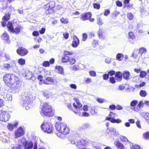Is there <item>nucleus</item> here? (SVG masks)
Masks as SVG:
<instances>
[{
	"label": "nucleus",
	"mask_w": 149,
	"mask_h": 149,
	"mask_svg": "<svg viewBox=\"0 0 149 149\" xmlns=\"http://www.w3.org/2000/svg\"><path fill=\"white\" fill-rule=\"evenodd\" d=\"M33 94L25 93L22 95L21 100V103L24 106H25L26 110H29L31 107V104L34 99V97L33 96Z\"/></svg>",
	"instance_id": "1"
},
{
	"label": "nucleus",
	"mask_w": 149,
	"mask_h": 149,
	"mask_svg": "<svg viewBox=\"0 0 149 149\" xmlns=\"http://www.w3.org/2000/svg\"><path fill=\"white\" fill-rule=\"evenodd\" d=\"M41 111H40L41 115L43 116L51 117L54 115L52 106L48 103L45 102L42 105Z\"/></svg>",
	"instance_id": "2"
},
{
	"label": "nucleus",
	"mask_w": 149,
	"mask_h": 149,
	"mask_svg": "<svg viewBox=\"0 0 149 149\" xmlns=\"http://www.w3.org/2000/svg\"><path fill=\"white\" fill-rule=\"evenodd\" d=\"M56 130L59 133L64 134H67L69 132V130L67 125L63 123H60L56 122Z\"/></svg>",
	"instance_id": "3"
},
{
	"label": "nucleus",
	"mask_w": 149,
	"mask_h": 149,
	"mask_svg": "<svg viewBox=\"0 0 149 149\" xmlns=\"http://www.w3.org/2000/svg\"><path fill=\"white\" fill-rule=\"evenodd\" d=\"M41 127L42 131L47 133H50L53 130V127L52 124L49 122L44 121L42 124Z\"/></svg>",
	"instance_id": "4"
},
{
	"label": "nucleus",
	"mask_w": 149,
	"mask_h": 149,
	"mask_svg": "<svg viewBox=\"0 0 149 149\" xmlns=\"http://www.w3.org/2000/svg\"><path fill=\"white\" fill-rule=\"evenodd\" d=\"M16 76L11 74H7L3 77V80L5 83L8 86L11 83L14 81Z\"/></svg>",
	"instance_id": "5"
},
{
	"label": "nucleus",
	"mask_w": 149,
	"mask_h": 149,
	"mask_svg": "<svg viewBox=\"0 0 149 149\" xmlns=\"http://www.w3.org/2000/svg\"><path fill=\"white\" fill-rule=\"evenodd\" d=\"M20 81L18 77H15L14 81L12 82L8 86L13 90L19 89L20 87Z\"/></svg>",
	"instance_id": "6"
},
{
	"label": "nucleus",
	"mask_w": 149,
	"mask_h": 149,
	"mask_svg": "<svg viewBox=\"0 0 149 149\" xmlns=\"http://www.w3.org/2000/svg\"><path fill=\"white\" fill-rule=\"evenodd\" d=\"M10 118V114L7 112H0V120L6 122Z\"/></svg>",
	"instance_id": "7"
},
{
	"label": "nucleus",
	"mask_w": 149,
	"mask_h": 149,
	"mask_svg": "<svg viewBox=\"0 0 149 149\" xmlns=\"http://www.w3.org/2000/svg\"><path fill=\"white\" fill-rule=\"evenodd\" d=\"M24 131L22 127H20L16 130L14 133L15 138H17L21 136L24 134Z\"/></svg>",
	"instance_id": "8"
},
{
	"label": "nucleus",
	"mask_w": 149,
	"mask_h": 149,
	"mask_svg": "<svg viewBox=\"0 0 149 149\" xmlns=\"http://www.w3.org/2000/svg\"><path fill=\"white\" fill-rule=\"evenodd\" d=\"M1 96L6 100L11 101L12 100V97L11 93L7 91L4 92Z\"/></svg>",
	"instance_id": "9"
},
{
	"label": "nucleus",
	"mask_w": 149,
	"mask_h": 149,
	"mask_svg": "<svg viewBox=\"0 0 149 149\" xmlns=\"http://www.w3.org/2000/svg\"><path fill=\"white\" fill-rule=\"evenodd\" d=\"M79 44V40L77 37L75 36H74L73 38L72 46L74 47H77Z\"/></svg>",
	"instance_id": "10"
},
{
	"label": "nucleus",
	"mask_w": 149,
	"mask_h": 149,
	"mask_svg": "<svg viewBox=\"0 0 149 149\" xmlns=\"http://www.w3.org/2000/svg\"><path fill=\"white\" fill-rule=\"evenodd\" d=\"M80 16L82 20L86 21L90 19L91 17L92 14L91 13L88 12L82 14Z\"/></svg>",
	"instance_id": "11"
},
{
	"label": "nucleus",
	"mask_w": 149,
	"mask_h": 149,
	"mask_svg": "<svg viewBox=\"0 0 149 149\" xmlns=\"http://www.w3.org/2000/svg\"><path fill=\"white\" fill-rule=\"evenodd\" d=\"M17 53L21 56H24L27 54L28 51L24 48L20 47L17 50Z\"/></svg>",
	"instance_id": "12"
},
{
	"label": "nucleus",
	"mask_w": 149,
	"mask_h": 149,
	"mask_svg": "<svg viewBox=\"0 0 149 149\" xmlns=\"http://www.w3.org/2000/svg\"><path fill=\"white\" fill-rule=\"evenodd\" d=\"M1 39L4 40L6 43L9 44L10 43V40L9 39V36L7 33L4 32L1 36Z\"/></svg>",
	"instance_id": "13"
},
{
	"label": "nucleus",
	"mask_w": 149,
	"mask_h": 149,
	"mask_svg": "<svg viewBox=\"0 0 149 149\" xmlns=\"http://www.w3.org/2000/svg\"><path fill=\"white\" fill-rule=\"evenodd\" d=\"M43 83L46 84H53L54 83L53 79L51 77H47L43 81Z\"/></svg>",
	"instance_id": "14"
},
{
	"label": "nucleus",
	"mask_w": 149,
	"mask_h": 149,
	"mask_svg": "<svg viewBox=\"0 0 149 149\" xmlns=\"http://www.w3.org/2000/svg\"><path fill=\"white\" fill-rule=\"evenodd\" d=\"M6 134V133L3 132H2L0 133V140H2L3 142L4 143H10V141H8L6 139H5L4 138V137H5Z\"/></svg>",
	"instance_id": "15"
},
{
	"label": "nucleus",
	"mask_w": 149,
	"mask_h": 149,
	"mask_svg": "<svg viewBox=\"0 0 149 149\" xmlns=\"http://www.w3.org/2000/svg\"><path fill=\"white\" fill-rule=\"evenodd\" d=\"M33 75L31 72L28 71L26 72L25 77L26 79L33 80L35 79V78L33 77Z\"/></svg>",
	"instance_id": "16"
},
{
	"label": "nucleus",
	"mask_w": 149,
	"mask_h": 149,
	"mask_svg": "<svg viewBox=\"0 0 149 149\" xmlns=\"http://www.w3.org/2000/svg\"><path fill=\"white\" fill-rule=\"evenodd\" d=\"M116 114L112 112H110L109 114V117H106L105 119L106 120L110 121L111 122L112 120H113V119H115V117H116Z\"/></svg>",
	"instance_id": "17"
},
{
	"label": "nucleus",
	"mask_w": 149,
	"mask_h": 149,
	"mask_svg": "<svg viewBox=\"0 0 149 149\" xmlns=\"http://www.w3.org/2000/svg\"><path fill=\"white\" fill-rule=\"evenodd\" d=\"M79 141V142L77 143V146L78 148L77 149H87L85 148H81L82 147V146L86 145V141H84L83 140H81L80 141Z\"/></svg>",
	"instance_id": "18"
},
{
	"label": "nucleus",
	"mask_w": 149,
	"mask_h": 149,
	"mask_svg": "<svg viewBox=\"0 0 149 149\" xmlns=\"http://www.w3.org/2000/svg\"><path fill=\"white\" fill-rule=\"evenodd\" d=\"M138 101L137 100H133L131 102L130 105L132 107L131 109L133 111H138V109L137 108H136L134 106L138 104Z\"/></svg>",
	"instance_id": "19"
},
{
	"label": "nucleus",
	"mask_w": 149,
	"mask_h": 149,
	"mask_svg": "<svg viewBox=\"0 0 149 149\" xmlns=\"http://www.w3.org/2000/svg\"><path fill=\"white\" fill-rule=\"evenodd\" d=\"M33 143L31 141H28L24 146V149H31L33 148Z\"/></svg>",
	"instance_id": "20"
},
{
	"label": "nucleus",
	"mask_w": 149,
	"mask_h": 149,
	"mask_svg": "<svg viewBox=\"0 0 149 149\" xmlns=\"http://www.w3.org/2000/svg\"><path fill=\"white\" fill-rule=\"evenodd\" d=\"M73 106L75 108H78L79 110L82 109V105L80 103L79 101H77L75 103H73Z\"/></svg>",
	"instance_id": "21"
},
{
	"label": "nucleus",
	"mask_w": 149,
	"mask_h": 149,
	"mask_svg": "<svg viewBox=\"0 0 149 149\" xmlns=\"http://www.w3.org/2000/svg\"><path fill=\"white\" fill-rule=\"evenodd\" d=\"M23 29L22 26L19 25L17 27H16L15 29H13L12 32L15 33L16 34H18L20 32L21 30H22Z\"/></svg>",
	"instance_id": "22"
},
{
	"label": "nucleus",
	"mask_w": 149,
	"mask_h": 149,
	"mask_svg": "<svg viewBox=\"0 0 149 149\" xmlns=\"http://www.w3.org/2000/svg\"><path fill=\"white\" fill-rule=\"evenodd\" d=\"M18 124V123L17 122H15L14 124H9L7 126V128L9 130L12 131Z\"/></svg>",
	"instance_id": "23"
},
{
	"label": "nucleus",
	"mask_w": 149,
	"mask_h": 149,
	"mask_svg": "<svg viewBox=\"0 0 149 149\" xmlns=\"http://www.w3.org/2000/svg\"><path fill=\"white\" fill-rule=\"evenodd\" d=\"M56 69H57V72L58 73L62 75L64 74V71L63 68L60 66H56Z\"/></svg>",
	"instance_id": "24"
},
{
	"label": "nucleus",
	"mask_w": 149,
	"mask_h": 149,
	"mask_svg": "<svg viewBox=\"0 0 149 149\" xmlns=\"http://www.w3.org/2000/svg\"><path fill=\"white\" fill-rule=\"evenodd\" d=\"M123 55L120 53L118 54L116 56V59L119 61H122L123 58Z\"/></svg>",
	"instance_id": "25"
},
{
	"label": "nucleus",
	"mask_w": 149,
	"mask_h": 149,
	"mask_svg": "<svg viewBox=\"0 0 149 149\" xmlns=\"http://www.w3.org/2000/svg\"><path fill=\"white\" fill-rule=\"evenodd\" d=\"M91 127V125L88 123H86L83 124L82 128L83 129H88Z\"/></svg>",
	"instance_id": "26"
},
{
	"label": "nucleus",
	"mask_w": 149,
	"mask_h": 149,
	"mask_svg": "<svg viewBox=\"0 0 149 149\" xmlns=\"http://www.w3.org/2000/svg\"><path fill=\"white\" fill-rule=\"evenodd\" d=\"M130 72H129L125 71L123 73V76L124 79H127L130 76Z\"/></svg>",
	"instance_id": "27"
},
{
	"label": "nucleus",
	"mask_w": 149,
	"mask_h": 149,
	"mask_svg": "<svg viewBox=\"0 0 149 149\" xmlns=\"http://www.w3.org/2000/svg\"><path fill=\"white\" fill-rule=\"evenodd\" d=\"M7 26L8 30L12 32L14 29L12 24L10 22H8Z\"/></svg>",
	"instance_id": "28"
},
{
	"label": "nucleus",
	"mask_w": 149,
	"mask_h": 149,
	"mask_svg": "<svg viewBox=\"0 0 149 149\" xmlns=\"http://www.w3.org/2000/svg\"><path fill=\"white\" fill-rule=\"evenodd\" d=\"M102 29H100L98 33V35L99 38L102 40L104 39L105 38V36H102Z\"/></svg>",
	"instance_id": "29"
},
{
	"label": "nucleus",
	"mask_w": 149,
	"mask_h": 149,
	"mask_svg": "<svg viewBox=\"0 0 149 149\" xmlns=\"http://www.w3.org/2000/svg\"><path fill=\"white\" fill-rule=\"evenodd\" d=\"M10 17V14L9 13H7L3 17L2 19L3 21H7L9 19Z\"/></svg>",
	"instance_id": "30"
},
{
	"label": "nucleus",
	"mask_w": 149,
	"mask_h": 149,
	"mask_svg": "<svg viewBox=\"0 0 149 149\" xmlns=\"http://www.w3.org/2000/svg\"><path fill=\"white\" fill-rule=\"evenodd\" d=\"M147 52L146 49L144 48H140L139 50V53L141 56L143 53H146Z\"/></svg>",
	"instance_id": "31"
},
{
	"label": "nucleus",
	"mask_w": 149,
	"mask_h": 149,
	"mask_svg": "<svg viewBox=\"0 0 149 149\" xmlns=\"http://www.w3.org/2000/svg\"><path fill=\"white\" fill-rule=\"evenodd\" d=\"M143 137L146 140L149 139V132H147L143 134Z\"/></svg>",
	"instance_id": "32"
},
{
	"label": "nucleus",
	"mask_w": 149,
	"mask_h": 149,
	"mask_svg": "<svg viewBox=\"0 0 149 149\" xmlns=\"http://www.w3.org/2000/svg\"><path fill=\"white\" fill-rule=\"evenodd\" d=\"M139 94L140 96L143 97H146L147 94V92L145 91L142 90L140 91Z\"/></svg>",
	"instance_id": "33"
},
{
	"label": "nucleus",
	"mask_w": 149,
	"mask_h": 149,
	"mask_svg": "<svg viewBox=\"0 0 149 149\" xmlns=\"http://www.w3.org/2000/svg\"><path fill=\"white\" fill-rule=\"evenodd\" d=\"M112 123H116L117 124L120 123L122 122V120L119 119V118H117V119H113L112 120V122H111Z\"/></svg>",
	"instance_id": "34"
},
{
	"label": "nucleus",
	"mask_w": 149,
	"mask_h": 149,
	"mask_svg": "<svg viewBox=\"0 0 149 149\" xmlns=\"http://www.w3.org/2000/svg\"><path fill=\"white\" fill-rule=\"evenodd\" d=\"M122 74L120 72H117L115 74V77L119 79L120 80L122 79Z\"/></svg>",
	"instance_id": "35"
},
{
	"label": "nucleus",
	"mask_w": 149,
	"mask_h": 149,
	"mask_svg": "<svg viewBox=\"0 0 149 149\" xmlns=\"http://www.w3.org/2000/svg\"><path fill=\"white\" fill-rule=\"evenodd\" d=\"M116 145L117 147L120 149H124L123 145L119 142H117L116 143Z\"/></svg>",
	"instance_id": "36"
},
{
	"label": "nucleus",
	"mask_w": 149,
	"mask_h": 149,
	"mask_svg": "<svg viewBox=\"0 0 149 149\" xmlns=\"http://www.w3.org/2000/svg\"><path fill=\"white\" fill-rule=\"evenodd\" d=\"M61 22L63 23L67 24L68 23V19L67 18H62L60 19Z\"/></svg>",
	"instance_id": "37"
},
{
	"label": "nucleus",
	"mask_w": 149,
	"mask_h": 149,
	"mask_svg": "<svg viewBox=\"0 0 149 149\" xmlns=\"http://www.w3.org/2000/svg\"><path fill=\"white\" fill-rule=\"evenodd\" d=\"M18 62L20 65H24L25 63V60L22 58L19 59Z\"/></svg>",
	"instance_id": "38"
},
{
	"label": "nucleus",
	"mask_w": 149,
	"mask_h": 149,
	"mask_svg": "<svg viewBox=\"0 0 149 149\" xmlns=\"http://www.w3.org/2000/svg\"><path fill=\"white\" fill-rule=\"evenodd\" d=\"M69 57L67 56H65L62 58L61 61L63 63L66 62L68 61Z\"/></svg>",
	"instance_id": "39"
},
{
	"label": "nucleus",
	"mask_w": 149,
	"mask_h": 149,
	"mask_svg": "<svg viewBox=\"0 0 149 149\" xmlns=\"http://www.w3.org/2000/svg\"><path fill=\"white\" fill-rule=\"evenodd\" d=\"M21 142V143L24 146L25 145V144L28 142L26 139L24 137L21 139L19 140Z\"/></svg>",
	"instance_id": "40"
},
{
	"label": "nucleus",
	"mask_w": 149,
	"mask_h": 149,
	"mask_svg": "<svg viewBox=\"0 0 149 149\" xmlns=\"http://www.w3.org/2000/svg\"><path fill=\"white\" fill-rule=\"evenodd\" d=\"M97 24L100 26H102L103 24L102 20L100 17H99L97 18Z\"/></svg>",
	"instance_id": "41"
},
{
	"label": "nucleus",
	"mask_w": 149,
	"mask_h": 149,
	"mask_svg": "<svg viewBox=\"0 0 149 149\" xmlns=\"http://www.w3.org/2000/svg\"><path fill=\"white\" fill-rule=\"evenodd\" d=\"M142 115L143 116L144 118L146 120H148L149 118V113H147L143 112L142 113Z\"/></svg>",
	"instance_id": "42"
},
{
	"label": "nucleus",
	"mask_w": 149,
	"mask_h": 149,
	"mask_svg": "<svg viewBox=\"0 0 149 149\" xmlns=\"http://www.w3.org/2000/svg\"><path fill=\"white\" fill-rule=\"evenodd\" d=\"M144 104V103H143V102L142 101H141L139 102L138 104L137 105V108L138 109V110L140 109L141 107H143Z\"/></svg>",
	"instance_id": "43"
},
{
	"label": "nucleus",
	"mask_w": 149,
	"mask_h": 149,
	"mask_svg": "<svg viewBox=\"0 0 149 149\" xmlns=\"http://www.w3.org/2000/svg\"><path fill=\"white\" fill-rule=\"evenodd\" d=\"M47 6H49L50 9H52L55 7V3L54 1H51L49 3V5L47 4Z\"/></svg>",
	"instance_id": "44"
},
{
	"label": "nucleus",
	"mask_w": 149,
	"mask_h": 149,
	"mask_svg": "<svg viewBox=\"0 0 149 149\" xmlns=\"http://www.w3.org/2000/svg\"><path fill=\"white\" fill-rule=\"evenodd\" d=\"M42 66L45 67H49L50 66V63L49 61H44L42 64Z\"/></svg>",
	"instance_id": "45"
},
{
	"label": "nucleus",
	"mask_w": 149,
	"mask_h": 149,
	"mask_svg": "<svg viewBox=\"0 0 149 149\" xmlns=\"http://www.w3.org/2000/svg\"><path fill=\"white\" fill-rule=\"evenodd\" d=\"M73 52H68L67 51H65L63 52V54L64 56H67L68 55H71L73 54Z\"/></svg>",
	"instance_id": "46"
},
{
	"label": "nucleus",
	"mask_w": 149,
	"mask_h": 149,
	"mask_svg": "<svg viewBox=\"0 0 149 149\" xmlns=\"http://www.w3.org/2000/svg\"><path fill=\"white\" fill-rule=\"evenodd\" d=\"M109 131L113 133L114 135H116L117 134L116 130L113 127H112L109 129Z\"/></svg>",
	"instance_id": "47"
},
{
	"label": "nucleus",
	"mask_w": 149,
	"mask_h": 149,
	"mask_svg": "<svg viewBox=\"0 0 149 149\" xmlns=\"http://www.w3.org/2000/svg\"><path fill=\"white\" fill-rule=\"evenodd\" d=\"M129 36L130 38L132 40L134 39L135 38V36L133 33L132 32H129Z\"/></svg>",
	"instance_id": "48"
},
{
	"label": "nucleus",
	"mask_w": 149,
	"mask_h": 149,
	"mask_svg": "<svg viewBox=\"0 0 149 149\" xmlns=\"http://www.w3.org/2000/svg\"><path fill=\"white\" fill-rule=\"evenodd\" d=\"M43 95L44 97H46L47 98H49V97L52 98H53V97L51 95L50 96L48 93L46 91L43 92Z\"/></svg>",
	"instance_id": "49"
},
{
	"label": "nucleus",
	"mask_w": 149,
	"mask_h": 149,
	"mask_svg": "<svg viewBox=\"0 0 149 149\" xmlns=\"http://www.w3.org/2000/svg\"><path fill=\"white\" fill-rule=\"evenodd\" d=\"M127 17L130 20L132 19L134 17L133 15L130 13H127Z\"/></svg>",
	"instance_id": "50"
},
{
	"label": "nucleus",
	"mask_w": 149,
	"mask_h": 149,
	"mask_svg": "<svg viewBox=\"0 0 149 149\" xmlns=\"http://www.w3.org/2000/svg\"><path fill=\"white\" fill-rule=\"evenodd\" d=\"M146 75V72L143 71H141L140 72V77H144Z\"/></svg>",
	"instance_id": "51"
},
{
	"label": "nucleus",
	"mask_w": 149,
	"mask_h": 149,
	"mask_svg": "<svg viewBox=\"0 0 149 149\" xmlns=\"http://www.w3.org/2000/svg\"><path fill=\"white\" fill-rule=\"evenodd\" d=\"M68 61L71 65H73L75 62L76 61L74 58H71L69 59Z\"/></svg>",
	"instance_id": "52"
},
{
	"label": "nucleus",
	"mask_w": 149,
	"mask_h": 149,
	"mask_svg": "<svg viewBox=\"0 0 149 149\" xmlns=\"http://www.w3.org/2000/svg\"><path fill=\"white\" fill-rule=\"evenodd\" d=\"M45 72V74H44V77L45 78H46L47 77H48L50 75V72L49 71H48L47 70L44 71Z\"/></svg>",
	"instance_id": "53"
},
{
	"label": "nucleus",
	"mask_w": 149,
	"mask_h": 149,
	"mask_svg": "<svg viewBox=\"0 0 149 149\" xmlns=\"http://www.w3.org/2000/svg\"><path fill=\"white\" fill-rule=\"evenodd\" d=\"M89 74L90 76L93 77H95L96 74L95 72L93 71H91L89 72Z\"/></svg>",
	"instance_id": "54"
},
{
	"label": "nucleus",
	"mask_w": 149,
	"mask_h": 149,
	"mask_svg": "<svg viewBox=\"0 0 149 149\" xmlns=\"http://www.w3.org/2000/svg\"><path fill=\"white\" fill-rule=\"evenodd\" d=\"M84 81L85 83L87 84H89L91 82V79L90 78H87L85 79Z\"/></svg>",
	"instance_id": "55"
},
{
	"label": "nucleus",
	"mask_w": 149,
	"mask_h": 149,
	"mask_svg": "<svg viewBox=\"0 0 149 149\" xmlns=\"http://www.w3.org/2000/svg\"><path fill=\"white\" fill-rule=\"evenodd\" d=\"M11 149H21V146L18 145L13 146Z\"/></svg>",
	"instance_id": "56"
},
{
	"label": "nucleus",
	"mask_w": 149,
	"mask_h": 149,
	"mask_svg": "<svg viewBox=\"0 0 149 149\" xmlns=\"http://www.w3.org/2000/svg\"><path fill=\"white\" fill-rule=\"evenodd\" d=\"M93 7L95 8L99 9L100 8V5L98 3H95L93 5Z\"/></svg>",
	"instance_id": "57"
},
{
	"label": "nucleus",
	"mask_w": 149,
	"mask_h": 149,
	"mask_svg": "<svg viewBox=\"0 0 149 149\" xmlns=\"http://www.w3.org/2000/svg\"><path fill=\"white\" fill-rule=\"evenodd\" d=\"M105 61L106 63L109 64L111 63L112 60L111 58H107L105 59Z\"/></svg>",
	"instance_id": "58"
},
{
	"label": "nucleus",
	"mask_w": 149,
	"mask_h": 149,
	"mask_svg": "<svg viewBox=\"0 0 149 149\" xmlns=\"http://www.w3.org/2000/svg\"><path fill=\"white\" fill-rule=\"evenodd\" d=\"M97 101L99 103H102L105 102V100L101 98H98L97 99Z\"/></svg>",
	"instance_id": "59"
},
{
	"label": "nucleus",
	"mask_w": 149,
	"mask_h": 149,
	"mask_svg": "<svg viewBox=\"0 0 149 149\" xmlns=\"http://www.w3.org/2000/svg\"><path fill=\"white\" fill-rule=\"evenodd\" d=\"M65 134H61L60 133H57L56 134V135L58 137L60 138H63L65 137Z\"/></svg>",
	"instance_id": "60"
},
{
	"label": "nucleus",
	"mask_w": 149,
	"mask_h": 149,
	"mask_svg": "<svg viewBox=\"0 0 149 149\" xmlns=\"http://www.w3.org/2000/svg\"><path fill=\"white\" fill-rule=\"evenodd\" d=\"M131 149H140V147L138 145H134L131 148Z\"/></svg>",
	"instance_id": "61"
},
{
	"label": "nucleus",
	"mask_w": 149,
	"mask_h": 149,
	"mask_svg": "<svg viewBox=\"0 0 149 149\" xmlns=\"http://www.w3.org/2000/svg\"><path fill=\"white\" fill-rule=\"evenodd\" d=\"M63 36L64 38L65 39H67L68 38L69 36V34L68 33H63Z\"/></svg>",
	"instance_id": "62"
},
{
	"label": "nucleus",
	"mask_w": 149,
	"mask_h": 149,
	"mask_svg": "<svg viewBox=\"0 0 149 149\" xmlns=\"http://www.w3.org/2000/svg\"><path fill=\"white\" fill-rule=\"evenodd\" d=\"M83 39L82 40L83 41H85L87 38V35L86 33H84L82 35Z\"/></svg>",
	"instance_id": "63"
},
{
	"label": "nucleus",
	"mask_w": 149,
	"mask_h": 149,
	"mask_svg": "<svg viewBox=\"0 0 149 149\" xmlns=\"http://www.w3.org/2000/svg\"><path fill=\"white\" fill-rule=\"evenodd\" d=\"M110 13V11L109 10H106L104 12V15L105 16H107Z\"/></svg>",
	"instance_id": "64"
}]
</instances>
